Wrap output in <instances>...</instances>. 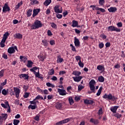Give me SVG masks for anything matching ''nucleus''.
I'll return each mask as SVG.
<instances>
[{
    "mask_svg": "<svg viewBox=\"0 0 125 125\" xmlns=\"http://www.w3.org/2000/svg\"><path fill=\"white\" fill-rule=\"evenodd\" d=\"M102 90H103V87H102V86H101V87H100L99 89L98 90V92H97V94H96V95H97V96H99L100 95Z\"/></svg>",
    "mask_w": 125,
    "mask_h": 125,
    "instance_id": "43",
    "label": "nucleus"
},
{
    "mask_svg": "<svg viewBox=\"0 0 125 125\" xmlns=\"http://www.w3.org/2000/svg\"><path fill=\"white\" fill-rule=\"evenodd\" d=\"M90 7H92L93 10H95V9L96 10H100V11H101V12H102L103 13H104V12H105V11L104 9L96 7L95 5H90Z\"/></svg>",
    "mask_w": 125,
    "mask_h": 125,
    "instance_id": "8",
    "label": "nucleus"
},
{
    "mask_svg": "<svg viewBox=\"0 0 125 125\" xmlns=\"http://www.w3.org/2000/svg\"><path fill=\"white\" fill-rule=\"evenodd\" d=\"M29 95H30V93L25 92L24 93V95H23V97L24 98H28Z\"/></svg>",
    "mask_w": 125,
    "mask_h": 125,
    "instance_id": "51",
    "label": "nucleus"
},
{
    "mask_svg": "<svg viewBox=\"0 0 125 125\" xmlns=\"http://www.w3.org/2000/svg\"><path fill=\"white\" fill-rule=\"evenodd\" d=\"M79 66L81 68H83V66H84V65L83 64V62H82V61H81L80 56H79Z\"/></svg>",
    "mask_w": 125,
    "mask_h": 125,
    "instance_id": "31",
    "label": "nucleus"
},
{
    "mask_svg": "<svg viewBox=\"0 0 125 125\" xmlns=\"http://www.w3.org/2000/svg\"><path fill=\"white\" fill-rule=\"evenodd\" d=\"M33 64H34V62L32 61H28L26 66L28 68H32L33 67Z\"/></svg>",
    "mask_w": 125,
    "mask_h": 125,
    "instance_id": "24",
    "label": "nucleus"
},
{
    "mask_svg": "<svg viewBox=\"0 0 125 125\" xmlns=\"http://www.w3.org/2000/svg\"><path fill=\"white\" fill-rule=\"evenodd\" d=\"M15 50L18 51V48H17V46H16L9 47L7 50V52L8 53H9V54H12L13 53H15Z\"/></svg>",
    "mask_w": 125,
    "mask_h": 125,
    "instance_id": "6",
    "label": "nucleus"
},
{
    "mask_svg": "<svg viewBox=\"0 0 125 125\" xmlns=\"http://www.w3.org/2000/svg\"><path fill=\"white\" fill-rule=\"evenodd\" d=\"M54 73H55V71H54V69L52 68L50 70V72H48V74L49 76H52V75H54Z\"/></svg>",
    "mask_w": 125,
    "mask_h": 125,
    "instance_id": "42",
    "label": "nucleus"
},
{
    "mask_svg": "<svg viewBox=\"0 0 125 125\" xmlns=\"http://www.w3.org/2000/svg\"><path fill=\"white\" fill-rule=\"evenodd\" d=\"M37 90L40 92L41 93H42V94L43 93V91L42 90V89H41V88H40L39 87H37Z\"/></svg>",
    "mask_w": 125,
    "mask_h": 125,
    "instance_id": "58",
    "label": "nucleus"
},
{
    "mask_svg": "<svg viewBox=\"0 0 125 125\" xmlns=\"http://www.w3.org/2000/svg\"><path fill=\"white\" fill-rule=\"evenodd\" d=\"M68 101L70 105H73L74 104V100L72 97H70L68 99Z\"/></svg>",
    "mask_w": 125,
    "mask_h": 125,
    "instance_id": "40",
    "label": "nucleus"
},
{
    "mask_svg": "<svg viewBox=\"0 0 125 125\" xmlns=\"http://www.w3.org/2000/svg\"><path fill=\"white\" fill-rule=\"evenodd\" d=\"M34 120H35V121H37V122H39V121H40V115L39 114L37 115L35 117Z\"/></svg>",
    "mask_w": 125,
    "mask_h": 125,
    "instance_id": "53",
    "label": "nucleus"
},
{
    "mask_svg": "<svg viewBox=\"0 0 125 125\" xmlns=\"http://www.w3.org/2000/svg\"><path fill=\"white\" fill-rule=\"evenodd\" d=\"M70 46L72 51H74V52L77 51V50H76V47H75V46L73 45L72 44H70Z\"/></svg>",
    "mask_w": 125,
    "mask_h": 125,
    "instance_id": "47",
    "label": "nucleus"
},
{
    "mask_svg": "<svg viewBox=\"0 0 125 125\" xmlns=\"http://www.w3.org/2000/svg\"><path fill=\"white\" fill-rule=\"evenodd\" d=\"M7 83V79H5L4 82L1 83H0V85H2V86H4V85L6 84Z\"/></svg>",
    "mask_w": 125,
    "mask_h": 125,
    "instance_id": "55",
    "label": "nucleus"
},
{
    "mask_svg": "<svg viewBox=\"0 0 125 125\" xmlns=\"http://www.w3.org/2000/svg\"><path fill=\"white\" fill-rule=\"evenodd\" d=\"M38 58H39V59H40V60L41 61L43 62L44 61V57L41 56V55H38Z\"/></svg>",
    "mask_w": 125,
    "mask_h": 125,
    "instance_id": "45",
    "label": "nucleus"
},
{
    "mask_svg": "<svg viewBox=\"0 0 125 125\" xmlns=\"http://www.w3.org/2000/svg\"><path fill=\"white\" fill-rule=\"evenodd\" d=\"M38 69V70H40V68L37 66H35V67H33L32 68L30 69V71L32 72V73H36V70Z\"/></svg>",
    "mask_w": 125,
    "mask_h": 125,
    "instance_id": "29",
    "label": "nucleus"
},
{
    "mask_svg": "<svg viewBox=\"0 0 125 125\" xmlns=\"http://www.w3.org/2000/svg\"><path fill=\"white\" fill-rule=\"evenodd\" d=\"M49 42L51 45H54L55 44V41L54 40H50Z\"/></svg>",
    "mask_w": 125,
    "mask_h": 125,
    "instance_id": "61",
    "label": "nucleus"
},
{
    "mask_svg": "<svg viewBox=\"0 0 125 125\" xmlns=\"http://www.w3.org/2000/svg\"><path fill=\"white\" fill-rule=\"evenodd\" d=\"M9 11H10V7L8 6V3L6 2L3 6L2 12L6 13V12H9Z\"/></svg>",
    "mask_w": 125,
    "mask_h": 125,
    "instance_id": "7",
    "label": "nucleus"
},
{
    "mask_svg": "<svg viewBox=\"0 0 125 125\" xmlns=\"http://www.w3.org/2000/svg\"><path fill=\"white\" fill-rule=\"evenodd\" d=\"M109 12H116L117 10V9L115 7H111L108 9Z\"/></svg>",
    "mask_w": 125,
    "mask_h": 125,
    "instance_id": "20",
    "label": "nucleus"
},
{
    "mask_svg": "<svg viewBox=\"0 0 125 125\" xmlns=\"http://www.w3.org/2000/svg\"><path fill=\"white\" fill-rule=\"evenodd\" d=\"M84 103L86 104L91 105L93 104V103H94V102L93 101V100L86 99L84 100Z\"/></svg>",
    "mask_w": 125,
    "mask_h": 125,
    "instance_id": "17",
    "label": "nucleus"
},
{
    "mask_svg": "<svg viewBox=\"0 0 125 125\" xmlns=\"http://www.w3.org/2000/svg\"><path fill=\"white\" fill-rule=\"evenodd\" d=\"M54 10L56 13H62V10L60 9V7L59 5H56L54 8Z\"/></svg>",
    "mask_w": 125,
    "mask_h": 125,
    "instance_id": "11",
    "label": "nucleus"
},
{
    "mask_svg": "<svg viewBox=\"0 0 125 125\" xmlns=\"http://www.w3.org/2000/svg\"><path fill=\"white\" fill-rule=\"evenodd\" d=\"M9 32L7 31L6 33H5V34H3L2 40H3V41H6V40H7V38L9 37Z\"/></svg>",
    "mask_w": 125,
    "mask_h": 125,
    "instance_id": "19",
    "label": "nucleus"
},
{
    "mask_svg": "<svg viewBox=\"0 0 125 125\" xmlns=\"http://www.w3.org/2000/svg\"><path fill=\"white\" fill-rule=\"evenodd\" d=\"M84 88V86L83 85L79 84V91H81L82 90H83Z\"/></svg>",
    "mask_w": 125,
    "mask_h": 125,
    "instance_id": "54",
    "label": "nucleus"
},
{
    "mask_svg": "<svg viewBox=\"0 0 125 125\" xmlns=\"http://www.w3.org/2000/svg\"><path fill=\"white\" fill-rule=\"evenodd\" d=\"M96 82L94 79L91 80L89 83V86L91 91H88V93L90 94L92 93H95L96 90H95Z\"/></svg>",
    "mask_w": 125,
    "mask_h": 125,
    "instance_id": "1",
    "label": "nucleus"
},
{
    "mask_svg": "<svg viewBox=\"0 0 125 125\" xmlns=\"http://www.w3.org/2000/svg\"><path fill=\"white\" fill-rule=\"evenodd\" d=\"M40 99L43 100V97L40 95H38L35 99H33V101H29V103L32 105H37V102H36V100H39Z\"/></svg>",
    "mask_w": 125,
    "mask_h": 125,
    "instance_id": "5",
    "label": "nucleus"
},
{
    "mask_svg": "<svg viewBox=\"0 0 125 125\" xmlns=\"http://www.w3.org/2000/svg\"><path fill=\"white\" fill-rule=\"evenodd\" d=\"M104 47V44L103 43V42H101L99 43V48L101 49L102 48H103Z\"/></svg>",
    "mask_w": 125,
    "mask_h": 125,
    "instance_id": "52",
    "label": "nucleus"
},
{
    "mask_svg": "<svg viewBox=\"0 0 125 125\" xmlns=\"http://www.w3.org/2000/svg\"><path fill=\"white\" fill-rule=\"evenodd\" d=\"M33 74H34L36 78H38L39 76H40V70H38V72H33Z\"/></svg>",
    "mask_w": 125,
    "mask_h": 125,
    "instance_id": "50",
    "label": "nucleus"
},
{
    "mask_svg": "<svg viewBox=\"0 0 125 125\" xmlns=\"http://www.w3.org/2000/svg\"><path fill=\"white\" fill-rule=\"evenodd\" d=\"M56 107L57 108V109H58L59 110H60V109H62V103H57Z\"/></svg>",
    "mask_w": 125,
    "mask_h": 125,
    "instance_id": "28",
    "label": "nucleus"
},
{
    "mask_svg": "<svg viewBox=\"0 0 125 125\" xmlns=\"http://www.w3.org/2000/svg\"><path fill=\"white\" fill-rule=\"evenodd\" d=\"M119 106H118V105H115V106H112V107H110V110L113 113H116L118 108H119Z\"/></svg>",
    "mask_w": 125,
    "mask_h": 125,
    "instance_id": "16",
    "label": "nucleus"
},
{
    "mask_svg": "<svg viewBox=\"0 0 125 125\" xmlns=\"http://www.w3.org/2000/svg\"><path fill=\"white\" fill-rule=\"evenodd\" d=\"M20 78L21 79H22L23 78V79H24V80H29V75L28 74H21L20 75Z\"/></svg>",
    "mask_w": 125,
    "mask_h": 125,
    "instance_id": "15",
    "label": "nucleus"
},
{
    "mask_svg": "<svg viewBox=\"0 0 125 125\" xmlns=\"http://www.w3.org/2000/svg\"><path fill=\"white\" fill-rule=\"evenodd\" d=\"M42 21L37 20L34 21V24L31 26V30H36V29H39V28H42Z\"/></svg>",
    "mask_w": 125,
    "mask_h": 125,
    "instance_id": "2",
    "label": "nucleus"
},
{
    "mask_svg": "<svg viewBox=\"0 0 125 125\" xmlns=\"http://www.w3.org/2000/svg\"><path fill=\"white\" fill-rule=\"evenodd\" d=\"M14 91L15 92L16 98H19V95L20 94V89L18 87H14Z\"/></svg>",
    "mask_w": 125,
    "mask_h": 125,
    "instance_id": "9",
    "label": "nucleus"
},
{
    "mask_svg": "<svg viewBox=\"0 0 125 125\" xmlns=\"http://www.w3.org/2000/svg\"><path fill=\"white\" fill-rule=\"evenodd\" d=\"M1 106L4 109H7L8 108V106L7 105L5 104H1Z\"/></svg>",
    "mask_w": 125,
    "mask_h": 125,
    "instance_id": "56",
    "label": "nucleus"
},
{
    "mask_svg": "<svg viewBox=\"0 0 125 125\" xmlns=\"http://www.w3.org/2000/svg\"><path fill=\"white\" fill-rule=\"evenodd\" d=\"M72 75H74V76H77V77H79V72L78 71H74L72 73Z\"/></svg>",
    "mask_w": 125,
    "mask_h": 125,
    "instance_id": "57",
    "label": "nucleus"
},
{
    "mask_svg": "<svg viewBox=\"0 0 125 125\" xmlns=\"http://www.w3.org/2000/svg\"><path fill=\"white\" fill-rule=\"evenodd\" d=\"M30 4L31 5H35V4H39L40 2L37 0H30Z\"/></svg>",
    "mask_w": 125,
    "mask_h": 125,
    "instance_id": "25",
    "label": "nucleus"
},
{
    "mask_svg": "<svg viewBox=\"0 0 125 125\" xmlns=\"http://www.w3.org/2000/svg\"><path fill=\"white\" fill-rule=\"evenodd\" d=\"M19 123H20V121L16 119L14 120L13 124L14 125H18Z\"/></svg>",
    "mask_w": 125,
    "mask_h": 125,
    "instance_id": "49",
    "label": "nucleus"
},
{
    "mask_svg": "<svg viewBox=\"0 0 125 125\" xmlns=\"http://www.w3.org/2000/svg\"><path fill=\"white\" fill-rule=\"evenodd\" d=\"M20 59L21 60V61L23 62V63H26V61L28 60V58H27V57H24L23 56H20Z\"/></svg>",
    "mask_w": 125,
    "mask_h": 125,
    "instance_id": "22",
    "label": "nucleus"
},
{
    "mask_svg": "<svg viewBox=\"0 0 125 125\" xmlns=\"http://www.w3.org/2000/svg\"><path fill=\"white\" fill-rule=\"evenodd\" d=\"M104 81V79L103 76H100L98 77V81L100 83H103Z\"/></svg>",
    "mask_w": 125,
    "mask_h": 125,
    "instance_id": "41",
    "label": "nucleus"
},
{
    "mask_svg": "<svg viewBox=\"0 0 125 125\" xmlns=\"http://www.w3.org/2000/svg\"><path fill=\"white\" fill-rule=\"evenodd\" d=\"M108 32H120L121 29L120 28H118L114 26L110 25L107 27V28Z\"/></svg>",
    "mask_w": 125,
    "mask_h": 125,
    "instance_id": "4",
    "label": "nucleus"
},
{
    "mask_svg": "<svg viewBox=\"0 0 125 125\" xmlns=\"http://www.w3.org/2000/svg\"><path fill=\"white\" fill-rule=\"evenodd\" d=\"M51 0H46L43 3V4L45 6H47L48 5H49L50 3H51Z\"/></svg>",
    "mask_w": 125,
    "mask_h": 125,
    "instance_id": "33",
    "label": "nucleus"
},
{
    "mask_svg": "<svg viewBox=\"0 0 125 125\" xmlns=\"http://www.w3.org/2000/svg\"><path fill=\"white\" fill-rule=\"evenodd\" d=\"M90 122L94 125H98L99 124V121L97 119H94L93 118H91L90 120Z\"/></svg>",
    "mask_w": 125,
    "mask_h": 125,
    "instance_id": "21",
    "label": "nucleus"
},
{
    "mask_svg": "<svg viewBox=\"0 0 125 125\" xmlns=\"http://www.w3.org/2000/svg\"><path fill=\"white\" fill-rule=\"evenodd\" d=\"M99 3L101 5H104V0H99Z\"/></svg>",
    "mask_w": 125,
    "mask_h": 125,
    "instance_id": "60",
    "label": "nucleus"
},
{
    "mask_svg": "<svg viewBox=\"0 0 125 125\" xmlns=\"http://www.w3.org/2000/svg\"><path fill=\"white\" fill-rule=\"evenodd\" d=\"M14 39H17L18 40H21V39H22L23 38V35L21 33H17L14 35Z\"/></svg>",
    "mask_w": 125,
    "mask_h": 125,
    "instance_id": "12",
    "label": "nucleus"
},
{
    "mask_svg": "<svg viewBox=\"0 0 125 125\" xmlns=\"http://www.w3.org/2000/svg\"><path fill=\"white\" fill-rule=\"evenodd\" d=\"M79 24V22H78L77 21H72V27H78V25Z\"/></svg>",
    "mask_w": 125,
    "mask_h": 125,
    "instance_id": "36",
    "label": "nucleus"
},
{
    "mask_svg": "<svg viewBox=\"0 0 125 125\" xmlns=\"http://www.w3.org/2000/svg\"><path fill=\"white\" fill-rule=\"evenodd\" d=\"M4 104H5V105H7L8 106V109L7 111V113H10V112H11V109H10V106L9 105L8 102L6 101L4 102Z\"/></svg>",
    "mask_w": 125,
    "mask_h": 125,
    "instance_id": "32",
    "label": "nucleus"
},
{
    "mask_svg": "<svg viewBox=\"0 0 125 125\" xmlns=\"http://www.w3.org/2000/svg\"><path fill=\"white\" fill-rule=\"evenodd\" d=\"M3 74H4V69H1L0 71V77L2 78L3 77Z\"/></svg>",
    "mask_w": 125,
    "mask_h": 125,
    "instance_id": "48",
    "label": "nucleus"
},
{
    "mask_svg": "<svg viewBox=\"0 0 125 125\" xmlns=\"http://www.w3.org/2000/svg\"><path fill=\"white\" fill-rule=\"evenodd\" d=\"M1 117H2L3 120L6 121V119H7V117H8V115L6 113H2L1 114Z\"/></svg>",
    "mask_w": 125,
    "mask_h": 125,
    "instance_id": "26",
    "label": "nucleus"
},
{
    "mask_svg": "<svg viewBox=\"0 0 125 125\" xmlns=\"http://www.w3.org/2000/svg\"><path fill=\"white\" fill-rule=\"evenodd\" d=\"M57 62L58 63H62L63 61H64V59L63 58H61V56L59 55L57 57Z\"/></svg>",
    "mask_w": 125,
    "mask_h": 125,
    "instance_id": "27",
    "label": "nucleus"
},
{
    "mask_svg": "<svg viewBox=\"0 0 125 125\" xmlns=\"http://www.w3.org/2000/svg\"><path fill=\"white\" fill-rule=\"evenodd\" d=\"M33 13V9H29L26 12V16L27 17H31L32 16V14Z\"/></svg>",
    "mask_w": 125,
    "mask_h": 125,
    "instance_id": "18",
    "label": "nucleus"
},
{
    "mask_svg": "<svg viewBox=\"0 0 125 125\" xmlns=\"http://www.w3.org/2000/svg\"><path fill=\"white\" fill-rule=\"evenodd\" d=\"M51 27L53 28V29H57V25H56L54 22H51Z\"/></svg>",
    "mask_w": 125,
    "mask_h": 125,
    "instance_id": "44",
    "label": "nucleus"
},
{
    "mask_svg": "<svg viewBox=\"0 0 125 125\" xmlns=\"http://www.w3.org/2000/svg\"><path fill=\"white\" fill-rule=\"evenodd\" d=\"M5 40H3L2 39L1 40L0 42V47H4V46H5V44L4 43H5Z\"/></svg>",
    "mask_w": 125,
    "mask_h": 125,
    "instance_id": "37",
    "label": "nucleus"
},
{
    "mask_svg": "<svg viewBox=\"0 0 125 125\" xmlns=\"http://www.w3.org/2000/svg\"><path fill=\"white\" fill-rule=\"evenodd\" d=\"M56 17L58 19H61V18H62V17H63V16L61 14H58L56 15Z\"/></svg>",
    "mask_w": 125,
    "mask_h": 125,
    "instance_id": "64",
    "label": "nucleus"
},
{
    "mask_svg": "<svg viewBox=\"0 0 125 125\" xmlns=\"http://www.w3.org/2000/svg\"><path fill=\"white\" fill-rule=\"evenodd\" d=\"M74 44L75 46H79V39L77 37H74Z\"/></svg>",
    "mask_w": 125,
    "mask_h": 125,
    "instance_id": "34",
    "label": "nucleus"
},
{
    "mask_svg": "<svg viewBox=\"0 0 125 125\" xmlns=\"http://www.w3.org/2000/svg\"><path fill=\"white\" fill-rule=\"evenodd\" d=\"M46 85L48 86V87H52V88L55 87V85L53 84H51L50 83L48 82L46 83Z\"/></svg>",
    "mask_w": 125,
    "mask_h": 125,
    "instance_id": "38",
    "label": "nucleus"
},
{
    "mask_svg": "<svg viewBox=\"0 0 125 125\" xmlns=\"http://www.w3.org/2000/svg\"><path fill=\"white\" fill-rule=\"evenodd\" d=\"M117 27L119 28H121L123 26V24L121 22H119L117 24Z\"/></svg>",
    "mask_w": 125,
    "mask_h": 125,
    "instance_id": "63",
    "label": "nucleus"
},
{
    "mask_svg": "<svg viewBox=\"0 0 125 125\" xmlns=\"http://www.w3.org/2000/svg\"><path fill=\"white\" fill-rule=\"evenodd\" d=\"M37 108H38V105H37L30 104L28 106V109H31V110H35V109H37Z\"/></svg>",
    "mask_w": 125,
    "mask_h": 125,
    "instance_id": "23",
    "label": "nucleus"
},
{
    "mask_svg": "<svg viewBox=\"0 0 125 125\" xmlns=\"http://www.w3.org/2000/svg\"><path fill=\"white\" fill-rule=\"evenodd\" d=\"M103 97L104 99L111 100L113 102L117 101V100H118L117 97H116L114 95H112L111 93H109L108 94L105 93Z\"/></svg>",
    "mask_w": 125,
    "mask_h": 125,
    "instance_id": "3",
    "label": "nucleus"
},
{
    "mask_svg": "<svg viewBox=\"0 0 125 125\" xmlns=\"http://www.w3.org/2000/svg\"><path fill=\"white\" fill-rule=\"evenodd\" d=\"M42 42L44 47H47V46H48V44H49V43H48L49 42V41L46 39H44L43 40H42Z\"/></svg>",
    "mask_w": 125,
    "mask_h": 125,
    "instance_id": "13",
    "label": "nucleus"
},
{
    "mask_svg": "<svg viewBox=\"0 0 125 125\" xmlns=\"http://www.w3.org/2000/svg\"><path fill=\"white\" fill-rule=\"evenodd\" d=\"M72 78L73 79L74 82H79V77H72Z\"/></svg>",
    "mask_w": 125,
    "mask_h": 125,
    "instance_id": "62",
    "label": "nucleus"
},
{
    "mask_svg": "<svg viewBox=\"0 0 125 125\" xmlns=\"http://www.w3.org/2000/svg\"><path fill=\"white\" fill-rule=\"evenodd\" d=\"M58 92H59L60 95H66V90L64 89H58Z\"/></svg>",
    "mask_w": 125,
    "mask_h": 125,
    "instance_id": "14",
    "label": "nucleus"
},
{
    "mask_svg": "<svg viewBox=\"0 0 125 125\" xmlns=\"http://www.w3.org/2000/svg\"><path fill=\"white\" fill-rule=\"evenodd\" d=\"M97 69L99 71L104 70V67L101 65H99L97 66Z\"/></svg>",
    "mask_w": 125,
    "mask_h": 125,
    "instance_id": "35",
    "label": "nucleus"
},
{
    "mask_svg": "<svg viewBox=\"0 0 125 125\" xmlns=\"http://www.w3.org/2000/svg\"><path fill=\"white\" fill-rule=\"evenodd\" d=\"M114 117L117 118L118 119H120L122 117V114H119V113H117L114 114Z\"/></svg>",
    "mask_w": 125,
    "mask_h": 125,
    "instance_id": "46",
    "label": "nucleus"
},
{
    "mask_svg": "<svg viewBox=\"0 0 125 125\" xmlns=\"http://www.w3.org/2000/svg\"><path fill=\"white\" fill-rule=\"evenodd\" d=\"M72 120L71 118H66L63 120H62V124H67V123H69L71 120Z\"/></svg>",
    "mask_w": 125,
    "mask_h": 125,
    "instance_id": "30",
    "label": "nucleus"
},
{
    "mask_svg": "<svg viewBox=\"0 0 125 125\" xmlns=\"http://www.w3.org/2000/svg\"><path fill=\"white\" fill-rule=\"evenodd\" d=\"M23 89H24L25 91H27V90L29 89V86L24 85L23 86Z\"/></svg>",
    "mask_w": 125,
    "mask_h": 125,
    "instance_id": "59",
    "label": "nucleus"
},
{
    "mask_svg": "<svg viewBox=\"0 0 125 125\" xmlns=\"http://www.w3.org/2000/svg\"><path fill=\"white\" fill-rule=\"evenodd\" d=\"M40 11H41V9H40V8L34 9L33 10V13L32 15L33 18L36 17V16H37V15H38V14H39V13H40Z\"/></svg>",
    "mask_w": 125,
    "mask_h": 125,
    "instance_id": "10",
    "label": "nucleus"
},
{
    "mask_svg": "<svg viewBox=\"0 0 125 125\" xmlns=\"http://www.w3.org/2000/svg\"><path fill=\"white\" fill-rule=\"evenodd\" d=\"M7 93H8V89H7V90H6L5 89H3L2 90V94L3 95H7Z\"/></svg>",
    "mask_w": 125,
    "mask_h": 125,
    "instance_id": "39",
    "label": "nucleus"
}]
</instances>
